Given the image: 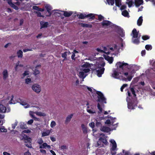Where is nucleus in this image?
<instances>
[{
    "label": "nucleus",
    "instance_id": "obj_44",
    "mask_svg": "<svg viewBox=\"0 0 155 155\" xmlns=\"http://www.w3.org/2000/svg\"><path fill=\"white\" fill-rule=\"evenodd\" d=\"M37 142L40 145H41L43 143V141L41 138H39L38 139Z\"/></svg>",
    "mask_w": 155,
    "mask_h": 155
},
{
    "label": "nucleus",
    "instance_id": "obj_48",
    "mask_svg": "<svg viewBox=\"0 0 155 155\" xmlns=\"http://www.w3.org/2000/svg\"><path fill=\"white\" fill-rule=\"evenodd\" d=\"M25 145L27 147L31 148H32V146H31V142H30V143L28 142L27 143H25Z\"/></svg>",
    "mask_w": 155,
    "mask_h": 155
},
{
    "label": "nucleus",
    "instance_id": "obj_26",
    "mask_svg": "<svg viewBox=\"0 0 155 155\" xmlns=\"http://www.w3.org/2000/svg\"><path fill=\"white\" fill-rule=\"evenodd\" d=\"M12 0H7V1L8 2V4L13 8L15 9V10H18V8L14 4H13L12 2Z\"/></svg>",
    "mask_w": 155,
    "mask_h": 155
},
{
    "label": "nucleus",
    "instance_id": "obj_6",
    "mask_svg": "<svg viewBox=\"0 0 155 155\" xmlns=\"http://www.w3.org/2000/svg\"><path fill=\"white\" fill-rule=\"evenodd\" d=\"M103 27L107 28L109 27L113 28L116 27V25L112 23L110 21L106 20H104L101 23Z\"/></svg>",
    "mask_w": 155,
    "mask_h": 155
},
{
    "label": "nucleus",
    "instance_id": "obj_24",
    "mask_svg": "<svg viewBox=\"0 0 155 155\" xmlns=\"http://www.w3.org/2000/svg\"><path fill=\"white\" fill-rule=\"evenodd\" d=\"M35 113L36 115L40 117H45L46 116V114L43 112L36 111L35 112Z\"/></svg>",
    "mask_w": 155,
    "mask_h": 155
},
{
    "label": "nucleus",
    "instance_id": "obj_46",
    "mask_svg": "<svg viewBox=\"0 0 155 155\" xmlns=\"http://www.w3.org/2000/svg\"><path fill=\"white\" fill-rule=\"evenodd\" d=\"M145 48L147 50H150L152 48V46L151 45H146Z\"/></svg>",
    "mask_w": 155,
    "mask_h": 155
},
{
    "label": "nucleus",
    "instance_id": "obj_63",
    "mask_svg": "<svg viewBox=\"0 0 155 155\" xmlns=\"http://www.w3.org/2000/svg\"><path fill=\"white\" fill-rule=\"evenodd\" d=\"M18 122H15L14 124H12V128L13 129H14L16 127L17 125Z\"/></svg>",
    "mask_w": 155,
    "mask_h": 155
},
{
    "label": "nucleus",
    "instance_id": "obj_58",
    "mask_svg": "<svg viewBox=\"0 0 155 155\" xmlns=\"http://www.w3.org/2000/svg\"><path fill=\"white\" fill-rule=\"evenodd\" d=\"M95 124L94 122H91L89 124V126L91 128H93L94 127Z\"/></svg>",
    "mask_w": 155,
    "mask_h": 155
},
{
    "label": "nucleus",
    "instance_id": "obj_45",
    "mask_svg": "<svg viewBox=\"0 0 155 155\" xmlns=\"http://www.w3.org/2000/svg\"><path fill=\"white\" fill-rule=\"evenodd\" d=\"M56 123L55 121L54 120L52 121L50 124V126L51 128H53L55 126Z\"/></svg>",
    "mask_w": 155,
    "mask_h": 155
},
{
    "label": "nucleus",
    "instance_id": "obj_18",
    "mask_svg": "<svg viewBox=\"0 0 155 155\" xmlns=\"http://www.w3.org/2000/svg\"><path fill=\"white\" fill-rule=\"evenodd\" d=\"M51 130H47L43 131L41 134V137H44L48 136L50 134Z\"/></svg>",
    "mask_w": 155,
    "mask_h": 155
},
{
    "label": "nucleus",
    "instance_id": "obj_14",
    "mask_svg": "<svg viewBox=\"0 0 155 155\" xmlns=\"http://www.w3.org/2000/svg\"><path fill=\"white\" fill-rule=\"evenodd\" d=\"M81 127L83 133L84 134H86L90 131V130H88L87 126L83 124H81Z\"/></svg>",
    "mask_w": 155,
    "mask_h": 155
},
{
    "label": "nucleus",
    "instance_id": "obj_57",
    "mask_svg": "<svg viewBox=\"0 0 155 155\" xmlns=\"http://www.w3.org/2000/svg\"><path fill=\"white\" fill-rule=\"evenodd\" d=\"M35 114V112H34L31 111H30L29 112V114L33 118L35 116L34 115V114Z\"/></svg>",
    "mask_w": 155,
    "mask_h": 155
},
{
    "label": "nucleus",
    "instance_id": "obj_4",
    "mask_svg": "<svg viewBox=\"0 0 155 155\" xmlns=\"http://www.w3.org/2000/svg\"><path fill=\"white\" fill-rule=\"evenodd\" d=\"M123 44H121L118 45H114L112 47H110L109 49L110 52H105L107 54H109L110 52H113L112 54L115 55H117L123 50Z\"/></svg>",
    "mask_w": 155,
    "mask_h": 155
},
{
    "label": "nucleus",
    "instance_id": "obj_62",
    "mask_svg": "<svg viewBox=\"0 0 155 155\" xmlns=\"http://www.w3.org/2000/svg\"><path fill=\"white\" fill-rule=\"evenodd\" d=\"M94 15L92 14H89L87 15V17H91V18H93L94 17Z\"/></svg>",
    "mask_w": 155,
    "mask_h": 155
},
{
    "label": "nucleus",
    "instance_id": "obj_50",
    "mask_svg": "<svg viewBox=\"0 0 155 155\" xmlns=\"http://www.w3.org/2000/svg\"><path fill=\"white\" fill-rule=\"evenodd\" d=\"M81 25L83 27H91V25H89L88 24H81Z\"/></svg>",
    "mask_w": 155,
    "mask_h": 155
},
{
    "label": "nucleus",
    "instance_id": "obj_2",
    "mask_svg": "<svg viewBox=\"0 0 155 155\" xmlns=\"http://www.w3.org/2000/svg\"><path fill=\"white\" fill-rule=\"evenodd\" d=\"M91 66L90 64L86 62L84 64L79 67L80 71L79 74V77L84 79L87 75V73L90 71ZM83 81H84L83 79Z\"/></svg>",
    "mask_w": 155,
    "mask_h": 155
},
{
    "label": "nucleus",
    "instance_id": "obj_53",
    "mask_svg": "<svg viewBox=\"0 0 155 155\" xmlns=\"http://www.w3.org/2000/svg\"><path fill=\"white\" fill-rule=\"evenodd\" d=\"M31 82V79L30 78H27L25 79V83L26 84H28Z\"/></svg>",
    "mask_w": 155,
    "mask_h": 155
},
{
    "label": "nucleus",
    "instance_id": "obj_29",
    "mask_svg": "<svg viewBox=\"0 0 155 155\" xmlns=\"http://www.w3.org/2000/svg\"><path fill=\"white\" fill-rule=\"evenodd\" d=\"M100 130L101 131L105 132H107L110 130V129L109 127L105 126L101 127Z\"/></svg>",
    "mask_w": 155,
    "mask_h": 155
},
{
    "label": "nucleus",
    "instance_id": "obj_41",
    "mask_svg": "<svg viewBox=\"0 0 155 155\" xmlns=\"http://www.w3.org/2000/svg\"><path fill=\"white\" fill-rule=\"evenodd\" d=\"M70 54V53L69 52H65L64 53H63L62 54V57L63 58H64V59H65L66 58V56H67V54Z\"/></svg>",
    "mask_w": 155,
    "mask_h": 155
},
{
    "label": "nucleus",
    "instance_id": "obj_56",
    "mask_svg": "<svg viewBox=\"0 0 155 155\" xmlns=\"http://www.w3.org/2000/svg\"><path fill=\"white\" fill-rule=\"evenodd\" d=\"M86 17V16H85L82 14H81L79 15V19H84Z\"/></svg>",
    "mask_w": 155,
    "mask_h": 155
},
{
    "label": "nucleus",
    "instance_id": "obj_30",
    "mask_svg": "<svg viewBox=\"0 0 155 155\" xmlns=\"http://www.w3.org/2000/svg\"><path fill=\"white\" fill-rule=\"evenodd\" d=\"M40 23L41 28L47 27L48 24V22H44L43 21H41Z\"/></svg>",
    "mask_w": 155,
    "mask_h": 155
},
{
    "label": "nucleus",
    "instance_id": "obj_19",
    "mask_svg": "<svg viewBox=\"0 0 155 155\" xmlns=\"http://www.w3.org/2000/svg\"><path fill=\"white\" fill-rule=\"evenodd\" d=\"M3 78L4 80H5L8 77V71L5 69L2 72Z\"/></svg>",
    "mask_w": 155,
    "mask_h": 155
},
{
    "label": "nucleus",
    "instance_id": "obj_11",
    "mask_svg": "<svg viewBox=\"0 0 155 155\" xmlns=\"http://www.w3.org/2000/svg\"><path fill=\"white\" fill-rule=\"evenodd\" d=\"M102 142L103 143L106 145L107 143L105 136H104L103 137H100L97 142V145L98 146L101 145V143Z\"/></svg>",
    "mask_w": 155,
    "mask_h": 155
},
{
    "label": "nucleus",
    "instance_id": "obj_7",
    "mask_svg": "<svg viewBox=\"0 0 155 155\" xmlns=\"http://www.w3.org/2000/svg\"><path fill=\"white\" fill-rule=\"evenodd\" d=\"M96 93L98 95V100L97 101L102 103H106V99L103 94L100 92L97 91Z\"/></svg>",
    "mask_w": 155,
    "mask_h": 155
},
{
    "label": "nucleus",
    "instance_id": "obj_31",
    "mask_svg": "<svg viewBox=\"0 0 155 155\" xmlns=\"http://www.w3.org/2000/svg\"><path fill=\"white\" fill-rule=\"evenodd\" d=\"M45 8L49 14V15H48V16L50 15H51L50 11L51 9V7L48 5H45Z\"/></svg>",
    "mask_w": 155,
    "mask_h": 155
},
{
    "label": "nucleus",
    "instance_id": "obj_47",
    "mask_svg": "<svg viewBox=\"0 0 155 155\" xmlns=\"http://www.w3.org/2000/svg\"><path fill=\"white\" fill-rule=\"evenodd\" d=\"M120 7V9L122 12V11L125 10V9L126 8V6L125 5H121Z\"/></svg>",
    "mask_w": 155,
    "mask_h": 155
},
{
    "label": "nucleus",
    "instance_id": "obj_61",
    "mask_svg": "<svg viewBox=\"0 0 155 155\" xmlns=\"http://www.w3.org/2000/svg\"><path fill=\"white\" fill-rule=\"evenodd\" d=\"M30 132H31V130H29V129H26V130H24L23 131V133H30Z\"/></svg>",
    "mask_w": 155,
    "mask_h": 155
},
{
    "label": "nucleus",
    "instance_id": "obj_38",
    "mask_svg": "<svg viewBox=\"0 0 155 155\" xmlns=\"http://www.w3.org/2000/svg\"><path fill=\"white\" fill-rule=\"evenodd\" d=\"M20 127L21 129H25L26 125L24 123L21 122L19 124Z\"/></svg>",
    "mask_w": 155,
    "mask_h": 155
},
{
    "label": "nucleus",
    "instance_id": "obj_9",
    "mask_svg": "<svg viewBox=\"0 0 155 155\" xmlns=\"http://www.w3.org/2000/svg\"><path fill=\"white\" fill-rule=\"evenodd\" d=\"M32 90L36 93L38 94L41 91V86L38 84H34L31 87Z\"/></svg>",
    "mask_w": 155,
    "mask_h": 155
},
{
    "label": "nucleus",
    "instance_id": "obj_20",
    "mask_svg": "<svg viewBox=\"0 0 155 155\" xmlns=\"http://www.w3.org/2000/svg\"><path fill=\"white\" fill-rule=\"evenodd\" d=\"M110 119V120H106V122H105V124H110L112 123V124L114 122V120H116V118H113L110 116L109 117Z\"/></svg>",
    "mask_w": 155,
    "mask_h": 155
},
{
    "label": "nucleus",
    "instance_id": "obj_55",
    "mask_svg": "<svg viewBox=\"0 0 155 155\" xmlns=\"http://www.w3.org/2000/svg\"><path fill=\"white\" fill-rule=\"evenodd\" d=\"M35 13L37 14V15L38 17H43L44 16L41 15V13L38 12H35Z\"/></svg>",
    "mask_w": 155,
    "mask_h": 155
},
{
    "label": "nucleus",
    "instance_id": "obj_33",
    "mask_svg": "<svg viewBox=\"0 0 155 155\" xmlns=\"http://www.w3.org/2000/svg\"><path fill=\"white\" fill-rule=\"evenodd\" d=\"M63 13L64 15L66 17H69L72 14V12H62Z\"/></svg>",
    "mask_w": 155,
    "mask_h": 155
},
{
    "label": "nucleus",
    "instance_id": "obj_32",
    "mask_svg": "<svg viewBox=\"0 0 155 155\" xmlns=\"http://www.w3.org/2000/svg\"><path fill=\"white\" fill-rule=\"evenodd\" d=\"M126 4H127L129 7H130L132 6L134 3L131 0H126Z\"/></svg>",
    "mask_w": 155,
    "mask_h": 155
},
{
    "label": "nucleus",
    "instance_id": "obj_40",
    "mask_svg": "<svg viewBox=\"0 0 155 155\" xmlns=\"http://www.w3.org/2000/svg\"><path fill=\"white\" fill-rule=\"evenodd\" d=\"M23 52L21 50H19L17 52L18 56L19 58H21L22 57Z\"/></svg>",
    "mask_w": 155,
    "mask_h": 155
},
{
    "label": "nucleus",
    "instance_id": "obj_12",
    "mask_svg": "<svg viewBox=\"0 0 155 155\" xmlns=\"http://www.w3.org/2000/svg\"><path fill=\"white\" fill-rule=\"evenodd\" d=\"M17 102L20 103V104L24 106V107L25 108H27L30 107V105H29L25 101L21 100L20 98L17 99Z\"/></svg>",
    "mask_w": 155,
    "mask_h": 155
},
{
    "label": "nucleus",
    "instance_id": "obj_16",
    "mask_svg": "<svg viewBox=\"0 0 155 155\" xmlns=\"http://www.w3.org/2000/svg\"><path fill=\"white\" fill-rule=\"evenodd\" d=\"M104 105L102 104L101 105L99 103H98L97 104V107L98 109L99 110V111H98V113L99 114H100V115H103V113L102 107H104Z\"/></svg>",
    "mask_w": 155,
    "mask_h": 155
},
{
    "label": "nucleus",
    "instance_id": "obj_8",
    "mask_svg": "<svg viewBox=\"0 0 155 155\" xmlns=\"http://www.w3.org/2000/svg\"><path fill=\"white\" fill-rule=\"evenodd\" d=\"M127 101L128 103V108L129 109H133L135 108L134 107L137 104V101H130V98L128 97L127 98Z\"/></svg>",
    "mask_w": 155,
    "mask_h": 155
},
{
    "label": "nucleus",
    "instance_id": "obj_37",
    "mask_svg": "<svg viewBox=\"0 0 155 155\" xmlns=\"http://www.w3.org/2000/svg\"><path fill=\"white\" fill-rule=\"evenodd\" d=\"M7 131V130L4 127L2 126L0 127V132H6Z\"/></svg>",
    "mask_w": 155,
    "mask_h": 155
},
{
    "label": "nucleus",
    "instance_id": "obj_13",
    "mask_svg": "<svg viewBox=\"0 0 155 155\" xmlns=\"http://www.w3.org/2000/svg\"><path fill=\"white\" fill-rule=\"evenodd\" d=\"M14 97L13 95L9 96L8 97V98L6 99L7 101L8 102L7 103V104H15L16 103V101H15L13 100Z\"/></svg>",
    "mask_w": 155,
    "mask_h": 155
},
{
    "label": "nucleus",
    "instance_id": "obj_35",
    "mask_svg": "<svg viewBox=\"0 0 155 155\" xmlns=\"http://www.w3.org/2000/svg\"><path fill=\"white\" fill-rule=\"evenodd\" d=\"M89 107H87V111L88 113L90 114H94L95 113V111L94 110L89 109Z\"/></svg>",
    "mask_w": 155,
    "mask_h": 155
},
{
    "label": "nucleus",
    "instance_id": "obj_60",
    "mask_svg": "<svg viewBox=\"0 0 155 155\" xmlns=\"http://www.w3.org/2000/svg\"><path fill=\"white\" fill-rule=\"evenodd\" d=\"M19 62H20L19 61H18L17 63L16 64V67H15V69H16L17 67H18V66H20V67H22L23 66V65H21V64H19Z\"/></svg>",
    "mask_w": 155,
    "mask_h": 155
},
{
    "label": "nucleus",
    "instance_id": "obj_1",
    "mask_svg": "<svg viewBox=\"0 0 155 155\" xmlns=\"http://www.w3.org/2000/svg\"><path fill=\"white\" fill-rule=\"evenodd\" d=\"M117 68L113 70L112 76L115 78L120 79L119 74H122L126 79L130 81L136 71L140 68L139 66L135 64H130L122 62H118L116 65Z\"/></svg>",
    "mask_w": 155,
    "mask_h": 155
},
{
    "label": "nucleus",
    "instance_id": "obj_43",
    "mask_svg": "<svg viewBox=\"0 0 155 155\" xmlns=\"http://www.w3.org/2000/svg\"><path fill=\"white\" fill-rule=\"evenodd\" d=\"M96 125L97 127H101L102 124L100 121H98L97 120H96Z\"/></svg>",
    "mask_w": 155,
    "mask_h": 155
},
{
    "label": "nucleus",
    "instance_id": "obj_27",
    "mask_svg": "<svg viewBox=\"0 0 155 155\" xmlns=\"http://www.w3.org/2000/svg\"><path fill=\"white\" fill-rule=\"evenodd\" d=\"M122 15L125 17L129 18L130 16L129 15V13L126 10H124L122 11L121 13Z\"/></svg>",
    "mask_w": 155,
    "mask_h": 155
},
{
    "label": "nucleus",
    "instance_id": "obj_51",
    "mask_svg": "<svg viewBox=\"0 0 155 155\" xmlns=\"http://www.w3.org/2000/svg\"><path fill=\"white\" fill-rule=\"evenodd\" d=\"M59 148L61 150H64L67 149V147L66 145H62L59 147Z\"/></svg>",
    "mask_w": 155,
    "mask_h": 155
},
{
    "label": "nucleus",
    "instance_id": "obj_21",
    "mask_svg": "<svg viewBox=\"0 0 155 155\" xmlns=\"http://www.w3.org/2000/svg\"><path fill=\"white\" fill-rule=\"evenodd\" d=\"M104 57L105 60L108 61L110 64H111L113 61V58L112 57H110L109 56L107 55H104Z\"/></svg>",
    "mask_w": 155,
    "mask_h": 155
},
{
    "label": "nucleus",
    "instance_id": "obj_25",
    "mask_svg": "<svg viewBox=\"0 0 155 155\" xmlns=\"http://www.w3.org/2000/svg\"><path fill=\"white\" fill-rule=\"evenodd\" d=\"M143 21V17L142 16H140L137 21V24L138 26H140L142 25Z\"/></svg>",
    "mask_w": 155,
    "mask_h": 155
},
{
    "label": "nucleus",
    "instance_id": "obj_23",
    "mask_svg": "<svg viewBox=\"0 0 155 155\" xmlns=\"http://www.w3.org/2000/svg\"><path fill=\"white\" fill-rule=\"evenodd\" d=\"M20 138L21 140H26L27 139L28 140H30V138L28 136H27L24 134H21Z\"/></svg>",
    "mask_w": 155,
    "mask_h": 155
},
{
    "label": "nucleus",
    "instance_id": "obj_39",
    "mask_svg": "<svg viewBox=\"0 0 155 155\" xmlns=\"http://www.w3.org/2000/svg\"><path fill=\"white\" fill-rule=\"evenodd\" d=\"M115 0H107V2L109 5H113L114 3Z\"/></svg>",
    "mask_w": 155,
    "mask_h": 155
},
{
    "label": "nucleus",
    "instance_id": "obj_5",
    "mask_svg": "<svg viewBox=\"0 0 155 155\" xmlns=\"http://www.w3.org/2000/svg\"><path fill=\"white\" fill-rule=\"evenodd\" d=\"M139 32H137L136 29L135 28L133 29L132 31L131 35L132 37V42L136 44H138L140 42V39L141 35L139 34Z\"/></svg>",
    "mask_w": 155,
    "mask_h": 155
},
{
    "label": "nucleus",
    "instance_id": "obj_28",
    "mask_svg": "<svg viewBox=\"0 0 155 155\" xmlns=\"http://www.w3.org/2000/svg\"><path fill=\"white\" fill-rule=\"evenodd\" d=\"M143 2V0H135V5L137 7L141 5Z\"/></svg>",
    "mask_w": 155,
    "mask_h": 155
},
{
    "label": "nucleus",
    "instance_id": "obj_54",
    "mask_svg": "<svg viewBox=\"0 0 155 155\" xmlns=\"http://www.w3.org/2000/svg\"><path fill=\"white\" fill-rule=\"evenodd\" d=\"M98 19L100 21H101L102 20L104 19V17L101 15H98Z\"/></svg>",
    "mask_w": 155,
    "mask_h": 155
},
{
    "label": "nucleus",
    "instance_id": "obj_17",
    "mask_svg": "<svg viewBox=\"0 0 155 155\" xmlns=\"http://www.w3.org/2000/svg\"><path fill=\"white\" fill-rule=\"evenodd\" d=\"M46 147L48 149L51 148L50 146L47 144L46 143H43L41 145H39L40 148L46 149Z\"/></svg>",
    "mask_w": 155,
    "mask_h": 155
},
{
    "label": "nucleus",
    "instance_id": "obj_3",
    "mask_svg": "<svg viewBox=\"0 0 155 155\" xmlns=\"http://www.w3.org/2000/svg\"><path fill=\"white\" fill-rule=\"evenodd\" d=\"M103 58H100V60L101 62L99 63V62H97L96 63V66L97 67L96 68V73L98 77H101V75L104 72V66L105 65V63L103 61Z\"/></svg>",
    "mask_w": 155,
    "mask_h": 155
},
{
    "label": "nucleus",
    "instance_id": "obj_15",
    "mask_svg": "<svg viewBox=\"0 0 155 155\" xmlns=\"http://www.w3.org/2000/svg\"><path fill=\"white\" fill-rule=\"evenodd\" d=\"M10 111V109L8 108L6 109V107L2 104H0V112L5 113L6 111L8 112Z\"/></svg>",
    "mask_w": 155,
    "mask_h": 155
},
{
    "label": "nucleus",
    "instance_id": "obj_36",
    "mask_svg": "<svg viewBox=\"0 0 155 155\" xmlns=\"http://www.w3.org/2000/svg\"><path fill=\"white\" fill-rule=\"evenodd\" d=\"M28 71H25L23 74L21 75V78H24L26 76H27L28 75Z\"/></svg>",
    "mask_w": 155,
    "mask_h": 155
},
{
    "label": "nucleus",
    "instance_id": "obj_22",
    "mask_svg": "<svg viewBox=\"0 0 155 155\" xmlns=\"http://www.w3.org/2000/svg\"><path fill=\"white\" fill-rule=\"evenodd\" d=\"M73 116V114H70L68 116L66 117L65 121V123L67 124L70 122Z\"/></svg>",
    "mask_w": 155,
    "mask_h": 155
},
{
    "label": "nucleus",
    "instance_id": "obj_64",
    "mask_svg": "<svg viewBox=\"0 0 155 155\" xmlns=\"http://www.w3.org/2000/svg\"><path fill=\"white\" fill-rule=\"evenodd\" d=\"M34 73L35 75H36L37 74H39V72L38 70H35L34 71Z\"/></svg>",
    "mask_w": 155,
    "mask_h": 155
},
{
    "label": "nucleus",
    "instance_id": "obj_42",
    "mask_svg": "<svg viewBox=\"0 0 155 155\" xmlns=\"http://www.w3.org/2000/svg\"><path fill=\"white\" fill-rule=\"evenodd\" d=\"M119 32L120 35L122 37H123L124 36V32L123 31V30L122 29L120 28Z\"/></svg>",
    "mask_w": 155,
    "mask_h": 155
},
{
    "label": "nucleus",
    "instance_id": "obj_10",
    "mask_svg": "<svg viewBox=\"0 0 155 155\" xmlns=\"http://www.w3.org/2000/svg\"><path fill=\"white\" fill-rule=\"evenodd\" d=\"M110 145L111 146L110 150L113 151L117 150V145L115 141L113 139H111L110 140Z\"/></svg>",
    "mask_w": 155,
    "mask_h": 155
},
{
    "label": "nucleus",
    "instance_id": "obj_34",
    "mask_svg": "<svg viewBox=\"0 0 155 155\" xmlns=\"http://www.w3.org/2000/svg\"><path fill=\"white\" fill-rule=\"evenodd\" d=\"M116 5L120 7L121 5V0H115Z\"/></svg>",
    "mask_w": 155,
    "mask_h": 155
},
{
    "label": "nucleus",
    "instance_id": "obj_49",
    "mask_svg": "<svg viewBox=\"0 0 155 155\" xmlns=\"http://www.w3.org/2000/svg\"><path fill=\"white\" fill-rule=\"evenodd\" d=\"M150 37L147 35L143 36L142 37V39L144 40H146L147 39H148Z\"/></svg>",
    "mask_w": 155,
    "mask_h": 155
},
{
    "label": "nucleus",
    "instance_id": "obj_52",
    "mask_svg": "<svg viewBox=\"0 0 155 155\" xmlns=\"http://www.w3.org/2000/svg\"><path fill=\"white\" fill-rule=\"evenodd\" d=\"M130 90L132 92V94L134 95V97H135L136 96V95L135 94V92L134 88H133L131 87L130 88Z\"/></svg>",
    "mask_w": 155,
    "mask_h": 155
},
{
    "label": "nucleus",
    "instance_id": "obj_59",
    "mask_svg": "<svg viewBox=\"0 0 155 155\" xmlns=\"http://www.w3.org/2000/svg\"><path fill=\"white\" fill-rule=\"evenodd\" d=\"M33 122V119H31L28 121L27 123V124L29 125H31Z\"/></svg>",
    "mask_w": 155,
    "mask_h": 155
}]
</instances>
